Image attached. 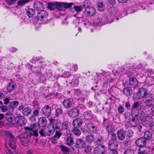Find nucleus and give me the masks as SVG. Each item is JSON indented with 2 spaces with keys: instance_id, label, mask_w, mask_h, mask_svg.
I'll use <instances>...</instances> for the list:
<instances>
[{
  "instance_id": "nucleus-1",
  "label": "nucleus",
  "mask_w": 154,
  "mask_h": 154,
  "mask_svg": "<svg viewBox=\"0 0 154 154\" xmlns=\"http://www.w3.org/2000/svg\"><path fill=\"white\" fill-rule=\"evenodd\" d=\"M146 141L143 137L139 138L135 141L136 145L139 147L138 154H147L149 152L150 148L146 146Z\"/></svg>"
},
{
  "instance_id": "nucleus-2",
  "label": "nucleus",
  "mask_w": 154,
  "mask_h": 154,
  "mask_svg": "<svg viewBox=\"0 0 154 154\" xmlns=\"http://www.w3.org/2000/svg\"><path fill=\"white\" fill-rule=\"evenodd\" d=\"M85 108L84 106L79 105L77 106H75L69 109L67 112V114L72 118H75L79 116L80 113L83 112Z\"/></svg>"
},
{
  "instance_id": "nucleus-3",
  "label": "nucleus",
  "mask_w": 154,
  "mask_h": 154,
  "mask_svg": "<svg viewBox=\"0 0 154 154\" xmlns=\"http://www.w3.org/2000/svg\"><path fill=\"white\" fill-rule=\"evenodd\" d=\"M141 103L139 101H137L132 104L131 108V113L132 116L138 117L142 116L143 113L139 112V109L140 108L141 111L143 112L141 108L143 106L140 104Z\"/></svg>"
},
{
  "instance_id": "nucleus-4",
  "label": "nucleus",
  "mask_w": 154,
  "mask_h": 154,
  "mask_svg": "<svg viewBox=\"0 0 154 154\" xmlns=\"http://www.w3.org/2000/svg\"><path fill=\"white\" fill-rule=\"evenodd\" d=\"M86 143L84 140L81 138L77 139L75 145L71 147L73 153L75 154H78L79 152V148L82 149L85 145Z\"/></svg>"
},
{
  "instance_id": "nucleus-5",
  "label": "nucleus",
  "mask_w": 154,
  "mask_h": 154,
  "mask_svg": "<svg viewBox=\"0 0 154 154\" xmlns=\"http://www.w3.org/2000/svg\"><path fill=\"white\" fill-rule=\"evenodd\" d=\"M89 2L88 1H85L84 2L83 6L84 8H85L84 12L86 17H91L95 14L96 11L94 7L89 6Z\"/></svg>"
},
{
  "instance_id": "nucleus-6",
  "label": "nucleus",
  "mask_w": 154,
  "mask_h": 154,
  "mask_svg": "<svg viewBox=\"0 0 154 154\" xmlns=\"http://www.w3.org/2000/svg\"><path fill=\"white\" fill-rule=\"evenodd\" d=\"M19 102L17 101H12L10 104L7 106L6 105H2L1 107V110L3 112H6L8 110L11 112H13L15 108L19 105Z\"/></svg>"
},
{
  "instance_id": "nucleus-7",
  "label": "nucleus",
  "mask_w": 154,
  "mask_h": 154,
  "mask_svg": "<svg viewBox=\"0 0 154 154\" xmlns=\"http://www.w3.org/2000/svg\"><path fill=\"white\" fill-rule=\"evenodd\" d=\"M103 125L105 127L106 131L110 134L112 133L115 130L114 125L111 122L109 121V119H106L103 117Z\"/></svg>"
},
{
  "instance_id": "nucleus-8",
  "label": "nucleus",
  "mask_w": 154,
  "mask_h": 154,
  "mask_svg": "<svg viewBox=\"0 0 154 154\" xmlns=\"http://www.w3.org/2000/svg\"><path fill=\"white\" fill-rule=\"evenodd\" d=\"M142 117V119H141V120L142 122V124L146 127L149 126V129L154 131V128L152 125V117L150 116L143 117V115Z\"/></svg>"
},
{
  "instance_id": "nucleus-9",
  "label": "nucleus",
  "mask_w": 154,
  "mask_h": 154,
  "mask_svg": "<svg viewBox=\"0 0 154 154\" xmlns=\"http://www.w3.org/2000/svg\"><path fill=\"white\" fill-rule=\"evenodd\" d=\"M148 93V90L147 89L142 87L138 90L136 93L134 94V97L137 100L141 98H143L145 95H146Z\"/></svg>"
},
{
  "instance_id": "nucleus-10",
  "label": "nucleus",
  "mask_w": 154,
  "mask_h": 154,
  "mask_svg": "<svg viewBox=\"0 0 154 154\" xmlns=\"http://www.w3.org/2000/svg\"><path fill=\"white\" fill-rule=\"evenodd\" d=\"M16 123L20 126H24L27 122V119L23 116L17 115L14 118Z\"/></svg>"
},
{
  "instance_id": "nucleus-11",
  "label": "nucleus",
  "mask_w": 154,
  "mask_h": 154,
  "mask_svg": "<svg viewBox=\"0 0 154 154\" xmlns=\"http://www.w3.org/2000/svg\"><path fill=\"white\" fill-rule=\"evenodd\" d=\"M52 108L49 105H46L41 110L42 114L46 118L49 117L51 113Z\"/></svg>"
},
{
  "instance_id": "nucleus-12",
  "label": "nucleus",
  "mask_w": 154,
  "mask_h": 154,
  "mask_svg": "<svg viewBox=\"0 0 154 154\" xmlns=\"http://www.w3.org/2000/svg\"><path fill=\"white\" fill-rule=\"evenodd\" d=\"M16 139L12 140H9L8 142V144L9 146L13 150H11L9 148L7 149V151L8 152H7V154H14V151L16 150L17 146L16 144Z\"/></svg>"
},
{
  "instance_id": "nucleus-13",
  "label": "nucleus",
  "mask_w": 154,
  "mask_h": 154,
  "mask_svg": "<svg viewBox=\"0 0 154 154\" xmlns=\"http://www.w3.org/2000/svg\"><path fill=\"white\" fill-rule=\"evenodd\" d=\"M87 131L90 133L95 134L97 131V126L91 123L86 125Z\"/></svg>"
},
{
  "instance_id": "nucleus-14",
  "label": "nucleus",
  "mask_w": 154,
  "mask_h": 154,
  "mask_svg": "<svg viewBox=\"0 0 154 154\" xmlns=\"http://www.w3.org/2000/svg\"><path fill=\"white\" fill-rule=\"evenodd\" d=\"M107 152L106 147L103 145L97 146L94 150V152L95 154H105Z\"/></svg>"
},
{
  "instance_id": "nucleus-15",
  "label": "nucleus",
  "mask_w": 154,
  "mask_h": 154,
  "mask_svg": "<svg viewBox=\"0 0 154 154\" xmlns=\"http://www.w3.org/2000/svg\"><path fill=\"white\" fill-rule=\"evenodd\" d=\"M132 119L129 121L130 125L132 127H136L138 125L139 122V120L142 119V116L138 117L132 116Z\"/></svg>"
},
{
  "instance_id": "nucleus-16",
  "label": "nucleus",
  "mask_w": 154,
  "mask_h": 154,
  "mask_svg": "<svg viewBox=\"0 0 154 154\" xmlns=\"http://www.w3.org/2000/svg\"><path fill=\"white\" fill-rule=\"evenodd\" d=\"M62 103L64 108L69 109L72 106L73 100L71 98H66L63 100Z\"/></svg>"
},
{
  "instance_id": "nucleus-17",
  "label": "nucleus",
  "mask_w": 154,
  "mask_h": 154,
  "mask_svg": "<svg viewBox=\"0 0 154 154\" xmlns=\"http://www.w3.org/2000/svg\"><path fill=\"white\" fill-rule=\"evenodd\" d=\"M37 15V16L35 17L34 20L35 21H38V20H42L43 19L47 17L48 15L47 12L45 11L42 10L40 11Z\"/></svg>"
},
{
  "instance_id": "nucleus-18",
  "label": "nucleus",
  "mask_w": 154,
  "mask_h": 154,
  "mask_svg": "<svg viewBox=\"0 0 154 154\" xmlns=\"http://www.w3.org/2000/svg\"><path fill=\"white\" fill-rule=\"evenodd\" d=\"M33 8L34 9L38 11L43 10L44 8L43 3L38 1H35L34 2Z\"/></svg>"
},
{
  "instance_id": "nucleus-19",
  "label": "nucleus",
  "mask_w": 154,
  "mask_h": 154,
  "mask_svg": "<svg viewBox=\"0 0 154 154\" xmlns=\"http://www.w3.org/2000/svg\"><path fill=\"white\" fill-rule=\"evenodd\" d=\"M52 125V126L54 128V130H61L62 123L60 120H54L53 119Z\"/></svg>"
},
{
  "instance_id": "nucleus-20",
  "label": "nucleus",
  "mask_w": 154,
  "mask_h": 154,
  "mask_svg": "<svg viewBox=\"0 0 154 154\" xmlns=\"http://www.w3.org/2000/svg\"><path fill=\"white\" fill-rule=\"evenodd\" d=\"M125 131H124L122 128L119 129L117 131L118 138L120 140H123L125 138Z\"/></svg>"
},
{
  "instance_id": "nucleus-21",
  "label": "nucleus",
  "mask_w": 154,
  "mask_h": 154,
  "mask_svg": "<svg viewBox=\"0 0 154 154\" xmlns=\"http://www.w3.org/2000/svg\"><path fill=\"white\" fill-rule=\"evenodd\" d=\"M46 118L45 117H41L38 119V124L39 126L43 127L46 126L47 121Z\"/></svg>"
},
{
  "instance_id": "nucleus-22",
  "label": "nucleus",
  "mask_w": 154,
  "mask_h": 154,
  "mask_svg": "<svg viewBox=\"0 0 154 154\" xmlns=\"http://www.w3.org/2000/svg\"><path fill=\"white\" fill-rule=\"evenodd\" d=\"M32 72L35 74L40 79L43 77V75L41 72V68L38 67H35L32 70Z\"/></svg>"
},
{
  "instance_id": "nucleus-23",
  "label": "nucleus",
  "mask_w": 154,
  "mask_h": 154,
  "mask_svg": "<svg viewBox=\"0 0 154 154\" xmlns=\"http://www.w3.org/2000/svg\"><path fill=\"white\" fill-rule=\"evenodd\" d=\"M25 10L26 13L29 18L32 17L35 13V9L31 8L29 6L27 9H26Z\"/></svg>"
},
{
  "instance_id": "nucleus-24",
  "label": "nucleus",
  "mask_w": 154,
  "mask_h": 154,
  "mask_svg": "<svg viewBox=\"0 0 154 154\" xmlns=\"http://www.w3.org/2000/svg\"><path fill=\"white\" fill-rule=\"evenodd\" d=\"M86 141L89 144H91L95 141V139L94 135L89 134L86 135L85 137Z\"/></svg>"
},
{
  "instance_id": "nucleus-25",
  "label": "nucleus",
  "mask_w": 154,
  "mask_h": 154,
  "mask_svg": "<svg viewBox=\"0 0 154 154\" xmlns=\"http://www.w3.org/2000/svg\"><path fill=\"white\" fill-rule=\"evenodd\" d=\"M144 103L146 104L151 101L152 99V96L151 94L147 93L143 98Z\"/></svg>"
},
{
  "instance_id": "nucleus-26",
  "label": "nucleus",
  "mask_w": 154,
  "mask_h": 154,
  "mask_svg": "<svg viewBox=\"0 0 154 154\" xmlns=\"http://www.w3.org/2000/svg\"><path fill=\"white\" fill-rule=\"evenodd\" d=\"M16 86V85L14 82H11L8 84L7 88V90L8 92H11L15 89Z\"/></svg>"
},
{
  "instance_id": "nucleus-27",
  "label": "nucleus",
  "mask_w": 154,
  "mask_h": 154,
  "mask_svg": "<svg viewBox=\"0 0 154 154\" xmlns=\"http://www.w3.org/2000/svg\"><path fill=\"white\" fill-rule=\"evenodd\" d=\"M138 81L137 79L133 77L129 79V85L133 88H135L138 84Z\"/></svg>"
},
{
  "instance_id": "nucleus-28",
  "label": "nucleus",
  "mask_w": 154,
  "mask_h": 154,
  "mask_svg": "<svg viewBox=\"0 0 154 154\" xmlns=\"http://www.w3.org/2000/svg\"><path fill=\"white\" fill-rule=\"evenodd\" d=\"M83 123L82 120L80 118H77L73 120L72 125L75 127H80Z\"/></svg>"
},
{
  "instance_id": "nucleus-29",
  "label": "nucleus",
  "mask_w": 154,
  "mask_h": 154,
  "mask_svg": "<svg viewBox=\"0 0 154 154\" xmlns=\"http://www.w3.org/2000/svg\"><path fill=\"white\" fill-rule=\"evenodd\" d=\"M47 134V136H50L52 135L54 132V128L52 126H48L45 128Z\"/></svg>"
},
{
  "instance_id": "nucleus-30",
  "label": "nucleus",
  "mask_w": 154,
  "mask_h": 154,
  "mask_svg": "<svg viewBox=\"0 0 154 154\" xmlns=\"http://www.w3.org/2000/svg\"><path fill=\"white\" fill-rule=\"evenodd\" d=\"M123 93L128 97L131 96L132 94L133 91L130 87H126L123 89Z\"/></svg>"
},
{
  "instance_id": "nucleus-31",
  "label": "nucleus",
  "mask_w": 154,
  "mask_h": 154,
  "mask_svg": "<svg viewBox=\"0 0 154 154\" xmlns=\"http://www.w3.org/2000/svg\"><path fill=\"white\" fill-rule=\"evenodd\" d=\"M118 144L116 142L109 141L108 143V149H117Z\"/></svg>"
},
{
  "instance_id": "nucleus-32",
  "label": "nucleus",
  "mask_w": 154,
  "mask_h": 154,
  "mask_svg": "<svg viewBox=\"0 0 154 154\" xmlns=\"http://www.w3.org/2000/svg\"><path fill=\"white\" fill-rule=\"evenodd\" d=\"M143 138L145 139V140H149L152 138V134L151 132L149 131H147L144 133V137Z\"/></svg>"
},
{
  "instance_id": "nucleus-33",
  "label": "nucleus",
  "mask_w": 154,
  "mask_h": 154,
  "mask_svg": "<svg viewBox=\"0 0 154 154\" xmlns=\"http://www.w3.org/2000/svg\"><path fill=\"white\" fill-rule=\"evenodd\" d=\"M84 8L83 4L81 6L79 5H74L73 7V9L72 10V12H74L73 10H74L75 11H76L77 14H79L80 12L82 10V9Z\"/></svg>"
},
{
  "instance_id": "nucleus-34",
  "label": "nucleus",
  "mask_w": 154,
  "mask_h": 154,
  "mask_svg": "<svg viewBox=\"0 0 154 154\" xmlns=\"http://www.w3.org/2000/svg\"><path fill=\"white\" fill-rule=\"evenodd\" d=\"M12 112H7L5 115V119L9 122H11L13 121V115L12 114Z\"/></svg>"
},
{
  "instance_id": "nucleus-35",
  "label": "nucleus",
  "mask_w": 154,
  "mask_h": 154,
  "mask_svg": "<svg viewBox=\"0 0 154 154\" xmlns=\"http://www.w3.org/2000/svg\"><path fill=\"white\" fill-rule=\"evenodd\" d=\"M85 119L88 120H91L92 119V114L91 112L88 111L84 112L83 114Z\"/></svg>"
},
{
  "instance_id": "nucleus-36",
  "label": "nucleus",
  "mask_w": 154,
  "mask_h": 154,
  "mask_svg": "<svg viewBox=\"0 0 154 154\" xmlns=\"http://www.w3.org/2000/svg\"><path fill=\"white\" fill-rule=\"evenodd\" d=\"M71 134H69V136H68V135L67 134L68 137L66 138V140L67 144L69 146L72 145L74 143L73 138L70 136Z\"/></svg>"
},
{
  "instance_id": "nucleus-37",
  "label": "nucleus",
  "mask_w": 154,
  "mask_h": 154,
  "mask_svg": "<svg viewBox=\"0 0 154 154\" xmlns=\"http://www.w3.org/2000/svg\"><path fill=\"white\" fill-rule=\"evenodd\" d=\"M32 111L31 108L27 107L23 109L22 110L23 114L25 116H27L30 114Z\"/></svg>"
},
{
  "instance_id": "nucleus-38",
  "label": "nucleus",
  "mask_w": 154,
  "mask_h": 154,
  "mask_svg": "<svg viewBox=\"0 0 154 154\" xmlns=\"http://www.w3.org/2000/svg\"><path fill=\"white\" fill-rule=\"evenodd\" d=\"M97 10L100 11H103L105 9V6L102 2H98L97 4Z\"/></svg>"
},
{
  "instance_id": "nucleus-39",
  "label": "nucleus",
  "mask_w": 154,
  "mask_h": 154,
  "mask_svg": "<svg viewBox=\"0 0 154 154\" xmlns=\"http://www.w3.org/2000/svg\"><path fill=\"white\" fill-rule=\"evenodd\" d=\"M21 142L24 146H28L29 144V140L27 138L23 137L21 139Z\"/></svg>"
},
{
  "instance_id": "nucleus-40",
  "label": "nucleus",
  "mask_w": 154,
  "mask_h": 154,
  "mask_svg": "<svg viewBox=\"0 0 154 154\" xmlns=\"http://www.w3.org/2000/svg\"><path fill=\"white\" fill-rule=\"evenodd\" d=\"M78 128L74 127L72 130V133L77 136H79L81 134V131Z\"/></svg>"
},
{
  "instance_id": "nucleus-41",
  "label": "nucleus",
  "mask_w": 154,
  "mask_h": 154,
  "mask_svg": "<svg viewBox=\"0 0 154 154\" xmlns=\"http://www.w3.org/2000/svg\"><path fill=\"white\" fill-rule=\"evenodd\" d=\"M63 114V111L61 107L57 108L55 110V115L57 117H59Z\"/></svg>"
},
{
  "instance_id": "nucleus-42",
  "label": "nucleus",
  "mask_w": 154,
  "mask_h": 154,
  "mask_svg": "<svg viewBox=\"0 0 154 154\" xmlns=\"http://www.w3.org/2000/svg\"><path fill=\"white\" fill-rule=\"evenodd\" d=\"M56 9L60 11H64L63 8V2H56Z\"/></svg>"
},
{
  "instance_id": "nucleus-43",
  "label": "nucleus",
  "mask_w": 154,
  "mask_h": 154,
  "mask_svg": "<svg viewBox=\"0 0 154 154\" xmlns=\"http://www.w3.org/2000/svg\"><path fill=\"white\" fill-rule=\"evenodd\" d=\"M26 130L24 133L23 137L28 139L32 136L31 131L29 130Z\"/></svg>"
},
{
  "instance_id": "nucleus-44",
  "label": "nucleus",
  "mask_w": 154,
  "mask_h": 154,
  "mask_svg": "<svg viewBox=\"0 0 154 154\" xmlns=\"http://www.w3.org/2000/svg\"><path fill=\"white\" fill-rule=\"evenodd\" d=\"M91 147L90 145L86 143L84 146L83 147L82 149H84V151L85 152L88 153L91 152Z\"/></svg>"
},
{
  "instance_id": "nucleus-45",
  "label": "nucleus",
  "mask_w": 154,
  "mask_h": 154,
  "mask_svg": "<svg viewBox=\"0 0 154 154\" xmlns=\"http://www.w3.org/2000/svg\"><path fill=\"white\" fill-rule=\"evenodd\" d=\"M70 125V123L67 121H64L62 123L61 130L64 129L68 130V126Z\"/></svg>"
},
{
  "instance_id": "nucleus-46",
  "label": "nucleus",
  "mask_w": 154,
  "mask_h": 154,
  "mask_svg": "<svg viewBox=\"0 0 154 154\" xmlns=\"http://www.w3.org/2000/svg\"><path fill=\"white\" fill-rule=\"evenodd\" d=\"M5 134L7 136L10 138V139L9 140H15V139H16V138L9 131H5Z\"/></svg>"
},
{
  "instance_id": "nucleus-47",
  "label": "nucleus",
  "mask_w": 154,
  "mask_h": 154,
  "mask_svg": "<svg viewBox=\"0 0 154 154\" xmlns=\"http://www.w3.org/2000/svg\"><path fill=\"white\" fill-rule=\"evenodd\" d=\"M48 8L51 10H54V9H56V2L54 3L50 2L48 3Z\"/></svg>"
},
{
  "instance_id": "nucleus-48",
  "label": "nucleus",
  "mask_w": 154,
  "mask_h": 154,
  "mask_svg": "<svg viewBox=\"0 0 154 154\" xmlns=\"http://www.w3.org/2000/svg\"><path fill=\"white\" fill-rule=\"evenodd\" d=\"M72 87H75L78 86L79 84V80L77 79H72L69 82Z\"/></svg>"
},
{
  "instance_id": "nucleus-49",
  "label": "nucleus",
  "mask_w": 154,
  "mask_h": 154,
  "mask_svg": "<svg viewBox=\"0 0 154 154\" xmlns=\"http://www.w3.org/2000/svg\"><path fill=\"white\" fill-rule=\"evenodd\" d=\"M108 11L110 13L113 14L116 13L119 11L117 8L114 7H110L108 10Z\"/></svg>"
},
{
  "instance_id": "nucleus-50",
  "label": "nucleus",
  "mask_w": 154,
  "mask_h": 154,
  "mask_svg": "<svg viewBox=\"0 0 154 154\" xmlns=\"http://www.w3.org/2000/svg\"><path fill=\"white\" fill-rule=\"evenodd\" d=\"M73 4V3L72 2L67 3L63 2V8H64V10L66 9L71 7Z\"/></svg>"
},
{
  "instance_id": "nucleus-51",
  "label": "nucleus",
  "mask_w": 154,
  "mask_h": 154,
  "mask_svg": "<svg viewBox=\"0 0 154 154\" xmlns=\"http://www.w3.org/2000/svg\"><path fill=\"white\" fill-rule=\"evenodd\" d=\"M11 99V98L10 97L7 96L3 100L4 104L7 105L10 104V103L11 102L10 101Z\"/></svg>"
},
{
  "instance_id": "nucleus-52",
  "label": "nucleus",
  "mask_w": 154,
  "mask_h": 154,
  "mask_svg": "<svg viewBox=\"0 0 154 154\" xmlns=\"http://www.w3.org/2000/svg\"><path fill=\"white\" fill-rule=\"evenodd\" d=\"M45 128H42L39 131V134L42 136L46 137L47 136V134Z\"/></svg>"
},
{
  "instance_id": "nucleus-53",
  "label": "nucleus",
  "mask_w": 154,
  "mask_h": 154,
  "mask_svg": "<svg viewBox=\"0 0 154 154\" xmlns=\"http://www.w3.org/2000/svg\"><path fill=\"white\" fill-rule=\"evenodd\" d=\"M36 123H33L31 124L30 125V127H25V130H29L31 131L33 130L34 128L36 126Z\"/></svg>"
},
{
  "instance_id": "nucleus-54",
  "label": "nucleus",
  "mask_w": 154,
  "mask_h": 154,
  "mask_svg": "<svg viewBox=\"0 0 154 154\" xmlns=\"http://www.w3.org/2000/svg\"><path fill=\"white\" fill-rule=\"evenodd\" d=\"M117 139L116 134L114 133H112L111 134L110 140L109 141L116 142Z\"/></svg>"
},
{
  "instance_id": "nucleus-55",
  "label": "nucleus",
  "mask_w": 154,
  "mask_h": 154,
  "mask_svg": "<svg viewBox=\"0 0 154 154\" xmlns=\"http://www.w3.org/2000/svg\"><path fill=\"white\" fill-rule=\"evenodd\" d=\"M29 2V0H20L18 1L17 3L19 5L23 6L26 3L28 2Z\"/></svg>"
},
{
  "instance_id": "nucleus-56",
  "label": "nucleus",
  "mask_w": 154,
  "mask_h": 154,
  "mask_svg": "<svg viewBox=\"0 0 154 154\" xmlns=\"http://www.w3.org/2000/svg\"><path fill=\"white\" fill-rule=\"evenodd\" d=\"M127 137L129 138H132L134 135V132L132 130H128L126 133Z\"/></svg>"
},
{
  "instance_id": "nucleus-57",
  "label": "nucleus",
  "mask_w": 154,
  "mask_h": 154,
  "mask_svg": "<svg viewBox=\"0 0 154 154\" xmlns=\"http://www.w3.org/2000/svg\"><path fill=\"white\" fill-rule=\"evenodd\" d=\"M60 148L61 151H62L66 152H68L69 151V149L64 146L60 145Z\"/></svg>"
},
{
  "instance_id": "nucleus-58",
  "label": "nucleus",
  "mask_w": 154,
  "mask_h": 154,
  "mask_svg": "<svg viewBox=\"0 0 154 154\" xmlns=\"http://www.w3.org/2000/svg\"><path fill=\"white\" fill-rule=\"evenodd\" d=\"M105 109L107 110L108 112L109 113L110 112L109 111L111 109V105L110 104H108L106 105H104L103 107V109Z\"/></svg>"
},
{
  "instance_id": "nucleus-59",
  "label": "nucleus",
  "mask_w": 154,
  "mask_h": 154,
  "mask_svg": "<svg viewBox=\"0 0 154 154\" xmlns=\"http://www.w3.org/2000/svg\"><path fill=\"white\" fill-rule=\"evenodd\" d=\"M60 131V130H59V131H56L55 134L54 136V137L56 138L57 139H59L60 138V137L62 135Z\"/></svg>"
},
{
  "instance_id": "nucleus-60",
  "label": "nucleus",
  "mask_w": 154,
  "mask_h": 154,
  "mask_svg": "<svg viewBox=\"0 0 154 154\" xmlns=\"http://www.w3.org/2000/svg\"><path fill=\"white\" fill-rule=\"evenodd\" d=\"M103 141V139L102 137H101L100 138H98L97 140L95 141V143L98 145V146H100L101 145L102 142Z\"/></svg>"
},
{
  "instance_id": "nucleus-61",
  "label": "nucleus",
  "mask_w": 154,
  "mask_h": 154,
  "mask_svg": "<svg viewBox=\"0 0 154 154\" xmlns=\"http://www.w3.org/2000/svg\"><path fill=\"white\" fill-rule=\"evenodd\" d=\"M124 154H134V151L131 149H127L125 151Z\"/></svg>"
},
{
  "instance_id": "nucleus-62",
  "label": "nucleus",
  "mask_w": 154,
  "mask_h": 154,
  "mask_svg": "<svg viewBox=\"0 0 154 154\" xmlns=\"http://www.w3.org/2000/svg\"><path fill=\"white\" fill-rule=\"evenodd\" d=\"M103 90L102 89H100L99 88H95L94 90L95 93L98 95L101 94L102 93H103Z\"/></svg>"
},
{
  "instance_id": "nucleus-63",
  "label": "nucleus",
  "mask_w": 154,
  "mask_h": 154,
  "mask_svg": "<svg viewBox=\"0 0 154 154\" xmlns=\"http://www.w3.org/2000/svg\"><path fill=\"white\" fill-rule=\"evenodd\" d=\"M74 91L76 95L78 96H79L82 94V91H80L79 89H74Z\"/></svg>"
},
{
  "instance_id": "nucleus-64",
  "label": "nucleus",
  "mask_w": 154,
  "mask_h": 154,
  "mask_svg": "<svg viewBox=\"0 0 154 154\" xmlns=\"http://www.w3.org/2000/svg\"><path fill=\"white\" fill-rule=\"evenodd\" d=\"M118 110L119 113H122L124 111L125 109L122 106H120L118 107Z\"/></svg>"
}]
</instances>
